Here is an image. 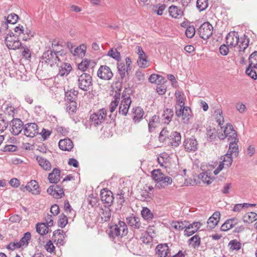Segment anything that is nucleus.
Listing matches in <instances>:
<instances>
[{"mask_svg": "<svg viewBox=\"0 0 257 257\" xmlns=\"http://www.w3.org/2000/svg\"><path fill=\"white\" fill-rule=\"evenodd\" d=\"M249 42V38L246 35L244 34L243 35V38H242L241 37L239 40V43L238 44L239 46V51H244V50L248 47Z\"/></svg>", "mask_w": 257, "mask_h": 257, "instance_id": "nucleus-28", "label": "nucleus"}, {"mask_svg": "<svg viewBox=\"0 0 257 257\" xmlns=\"http://www.w3.org/2000/svg\"><path fill=\"white\" fill-rule=\"evenodd\" d=\"M25 188L34 195H38L41 192L40 186L35 180H31L28 182Z\"/></svg>", "mask_w": 257, "mask_h": 257, "instance_id": "nucleus-16", "label": "nucleus"}, {"mask_svg": "<svg viewBox=\"0 0 257 257\" xmlns=\"http://www.w3.org/2000/svg\"><path fill=\"white\" fill-rule=\"evenodd\" d=\"M72 67L69 63H63L59 67L58 74L61 76L67 75L71 71Z\"/></svg>", "mask_w": 257, "mask_h": 257, "instance_id": "nucleus-24", "label": "nucleus"}, {"mask_svg": "<svg viewBox=\"0 0 257 257\" xmlns=\"http://www.w3.org/2000/svg\"><path fill=\"white\" fill-rule=\"evenodd\" d=\"M165 142L173 148L178 147L181 143V135L180 133L172 132L167 136Z\"/></svg>", "mask_w": 257, "mask_h": 257, "instance_id": "nucleus-8", "label": "nucleus"}, {"mask_svg": "<svg viewBox=\"0 0 257 257\" xmlns=\"http://www.w3.org/2000/svg\"><path fill=\"white\" fill-rule=\"evenodd\" d=\"M9 125V121L7 120L5 117L0 114V131L4 132L7 128Z\"/></svg>", "mask_w": 257, "mask_h": 257, "instance_id": "nucleus-49", "label": "nucleus"}, {"mask_svg": "<svg viewBox=\"0 0 257 257\" xmlns=\"http://www.w3.org/2000/svg\"><path fill=\"white\" fill-rule=\"evenodd\" d=\"M24 133L29 138H34L39 134L38 126L36 123H27L24 125Z\"/></svg>", "mask_w": 257, "mask_h": 257, "instance_id": "nucleus-9", "label": "nucleus"}, {"mask_svg": "<svg viewBox=\"0 0 257 257\" xmlns=\"http://www.w3.org/2000/svg\"><path fill=\"white\" fill-rule=\"evenodd\" d=\"M111 213L109 208L103 210L101 218L104 221H108L111 217Z\"/></svg>", "mask_w": 257, "mask_h": 257, "instance_id": "nucleus-52", "label": "nucleus"}, {"mask_svg": "<svg viewBox=\"0 0 257 257\" xmlns=\"http://www.w3.org/2000/svg\"><path fill=\"white\" fill-rule=\"evenodd\" d=\"M243 219L245 222H252L257 219V214L253 212H248L243 216Z\"/></svg>", "mask_w": 257, "mask_h": 257, "instance_id": "nucleus-36", "label": "nucleus"}, {"mask_svg": "<svg viewBox=\"0 0 257 257\" xmlns=\"http://www.w3.org/2000/svg\"><path fill=\"white\" fill-rule=\"evenodd\" d=\"M137 63L140 67L145 68L149 66V61L147 60V55L144 57H139Z\"/></svg>", "mask_w": 257, "mask_h": 257, "instance_id": "nucleus-38", "label": "nucleus"}, {"mask_svg": "<svg viewBox=\"0 0 257 257\" xmlns=\"http://www.w3.org/2000/svg\"><path fill=\"white\" fill-rule=\"evenodd\" d=\"M166 8V6L165 5H162L159 7L157 6H154L153 11L155 13L159 16H161L163 14V12Z\"/></svg>", "mask_w": 257, "mask_h": 257, "instance_id": "nucleus-61", "label": "nucleus"}, {"mask_svg": "<svg viewBox=\"0 0 257 257\" xmlns=\"http://www.w3.org/2000/svg\"><path fill=\"white\" fill-rule=\"evenodd\" d=\"M117 68L118 73L120 75L122 83V80L125 77V73H128V71H126V67L124 63H117Z\"/></svg>", "mask_w": 257, "mask_h": 257, "instance_id": "nucleus-35", "label": "nucleus"}, {"mask_svg": "<svg viewBox=\"0 0 257 257\" xmlns=\"http://www.w3.org/2000/svg\"><path fill=\"white\" fill-rule=\"evenodd\" d=\"M126 222L129 226L133 229H141L142 227L140 221V218L131 214L126 218Z\"/></svg>", "mask_w": 257, "mask_h": 257, "instance_id": "nucleus-14", "label": "nucleus"}, {"mask_svg": "<svg viewBox=\"0 0 257 257\" xmlns=\"http://www.w3.org/2000/svg\"><path fill=\"white\" fill-rule=\"evenodd\" d=\"M172 183V178L169 176H166L165 174H164V176L162 177V179H161L160 181L157 185V187L159 188H165L169 185H171Z\"/></svg>", "mask_w": 257, "mask_h": 257, "instance_id": "nucleus-33", "label": "nucleus"}, {"mask_svg": "<svg viewBox=\"0 0 257 257\" xmlns=\"http://www.w3.org/2000/svg\"><path fill=\"white\" fill-rule=\"evenodd\" d=\"M237 223L238 220L235 217L228 219L221 225L220 230L223 231H227L233 227Z\"/></svg>", "mask_w": 257, "mask_h": 257, "instance_id": "nucleus-20", "label": "nucleus"}, {"mask_svg": "<svg viewBox=\"0 0 257 257\" xmlns=\"http://www.w3.org/2000/svg\"><path fill=\"white\" fill-rule=\"evenodd\" d=\"M77 82L78 88L84 91H89L92 88V79L89 74L82 73L78 76Z\"/></svg>", "mask_w": 257, "mask_h": 257, "instance_id": "nucleus-3", "label": "nucleus"}, {"mask_svg": "<svg viewBox=\"0 0 257 257\" xmlns=\"http://www.w3.org/2000/svg\"><path fill=\"white\" fill-rule=\"evenodd\" d=\"M85 46L84 45H80L79 47L76 48L74 51V55H77L82 56L85 55Z\"/></svg>", "mask_w": 257, "mask_h": 257, "instance_id": "nucleus-53", "label": "nucleus"}, {"mask_svg": "<svg viewBox=\"0 0 257 257\" xmlns=\"http://www.w3.org/2000/svg\"><path fill=\"white\" fill-rule=\"evenodd\" d=\"M208 0H197L196 7L200 12H201L208 7Z\"/></svg>", "mask_w": 257, "mask_h": 257, "instance_id": "nucleus-44", "label": "nucleus"}, {"mask_svg": "<svg viewBox=\"0 0 257 257\" xmlns=\"http://www.w3.org/2000/svg\"><path fill=\"white\" fill-rule=\"evenodd\" d=\"M229 245L230 246L231 249L235 250H239L241 246V243L236 240H231L229 243Z\"/></svg>", "mask_w": 257, "mask_h": 257, "instance_id": "nucleus-57", "label": "nucleus"}, {"mask_svg": "<svg viewBox=\"0 0 257 257\" xmlns=\"http://www.w3.org/2000/svg\"><path fill=\"white\" fill-rule=\"evenodd\" d=\"M100 196L102 201L106 206H110L111 205L114 199L111 191L106 188L103 189L100 192Z\"/></svg>", "mask_w": 257, "mask_h": 257, "instance_id": "nucleus-13", "label": "nucleus"}, {"mask_svg": "<svg viewBox=\"0 0 257 257\" xmlns=\"http://www.w3.org/2000/svg\"><path fill=\"white\" fill-rule=\"evenodd\" d=\"M66 110L69 114L76 112L77 109V103L75 101H66Z\"/></svg>", "mask_w": 257, "mask_h": 257, "instance_id": "nucleus-27", "label": "nucleus"}, {"mask_svg": "<svg viewBox=\"0 0 257 257\" xmlns=\"http://www.w3.org/2000/svg\"><path fill=\"white\" fill-rule=\"evenodd\" d=\"M128 233V229L126 223L119 221L117 224L110 226L109 235L110 237H122Z\"/></svg>", "mask_w": 257, "mask_h": 257, "instance_id": "nucleus-2", "label": "nucleus"}, {"mask_svg": "<svg viewBox=\"0 0 257 257\" xmlns=\"http://www.w3.org/2000/svg\"><path fill=\"white\" fill-rule=\"evenodd\" d=\"M141 215L143 218L147 221L151 220L154 217L153 213L147 207L143 208L141 211Z\"/></svg>", "mask_w": 257, "mask_h": 257, "instance_id": "nucleus-31", "label": "nucleus"}, {"mask_svg": "<svg viewBox=\"0 0 257 257\" xmlns=\"http://www.w3.org/2000/svg\"><path fill=\"white\" fill-rule=\"evenodd\" d=\"M47 193L56 198H61L64 196L63 188L59 185H52L47 190Z\"/></svg>", "mask_w": 257, "mask_h": 257, "instance_id": "nucleus-12", "label": "nucleus"}, {"mask_svg": "<svg viewBox=\"0 0 257 257\" xmlns=\"http://www.w3.org/2000/svg\"><path fill=\"white\" fill-rule=\"evenodd\" d=\"M191 109L189 107L186 106V108L184 110V113L181 116L182 117V120L184 123L186 124L189 123V119L191 117Z\"/></svg>", "mask_w": 257, "mask_h": 257, "instance_id": "nucleus-41", "label": "nucleus"}, {"mask_svg": "<svg viewBox=\"0 0 257 257\" xmlns=\"http://www.w3.org/2000/svg\"><path fill=\"white\" fill-rule=\"evenodd\" d=\"M164 176V174L161 172L159 169L154 170L152 172V177L155 181L157 182L158 185V183L160 181L161 179H162V177Z\"/></svg>", "mask_w": 257, "mask_h": 257, "instance_id": "nucleus-37", "label": "nucleus"}, {"mask_svg": "<svg viewBox=\"0 0 257 257\" xmlns=\"http://www.w3.org/2000/svg\"><path fill=\"white\" fill-rule=\"evenodd\" d=\"M132 113L133 114V120L136 123L140 122L144 114V110L141 107L133 108Z\"/></svg>", "mask_w": 257, "mask_h": 257, "instance_id": "nucleus-22", "label": "nucleus"}, {"mask_svg": "<svg viewBox=\"0 0 257 257\" xmlns=\"http://www.w3.org/2000/svg\"><path fill=\"white\" fill-rule=\"evenodd\" d=\"M106 117V111L104 109H101L97 112L92 114L89 118L90 125L97 126L100 125Z\"/></svg>", "mask_w": 257, "mask_h": 257, "instance_id": "nucleus-5", "label": "nucleus"}, {"mask_svg": "<svg viewBox=\"0 0 257 257\" xmlns=\"http://www.w3.org/2000/svg\"><path fill=\"white\" fill-rule=\"evenodd\" d=\"M4 20L7 21L8 23L11 24H16L18 20L19 17L15 13H12L8 15L7 17H4Z\"/></svg>", "mask_w": 257, "mask_h": 257, "instance_id": "nucleus-43", "label": "nucleus"}, {"mask_svg": "<svg viewBox=\"0 0 257 257\" xmlns=\"http://www.w3.org/2000/svg\"><path fill=\"white\" fill-rule=\"evenodd\" d=\"M239 40V36L237 32L230 33L226 37L227 44L233 47L238 44Z\"/></svg>", "mask_w": 257, "mask_h": 257, "instance_id": "nucleus-15", "label": "nucleus"}, {"mask_svg": "<svg viewBox=\"0 0 257 257\" xmlns=\"http://www.w3.org/2000/svg\"><path fill=\"white\" fill-rule=\"evenodd\" d=\"M213 27L208 22L203 23L198 28V33L200 38L204 40L209 38L212 35Z\"/></svg>", "mask_w": 257, "mask_h": 257, "instance_id": "nucleus-6", "label": "nucleus"}, {"mask_svg": "<svg viewBox=\"0 0 257 257\" xmlns=\"http://www.w3.org/2000/svg\"><path fill=\"white\" fill-rule=\"evenodd\" d=\"M97 76L101 79L109 80L113 77V73L108 66L101 65L97 71Z\"/></svg>", "mask_w": 257, "mask_h": 257, "instance_id": "nucleus-10", "label": "nucleus"}, {"mask_svg": "<svg viewBox=\"0 0 257 257\" xmlns=\"http://www.w3.org/2000/svg\"><path fill=\"white\" fill-rule=\"evenodd\" d=\"M195 29L193 26H189L187 27L185 34L187 37L192 38L195 34Z\"/></svg>", "mask_w": 257, "mask_h": 257, "instance_id": "nucleus-56", "label": "nucleus"}, {"mask_svg": "<svg viewBox=\"0 0 257 257\" xmlns=\"http://www.w3.org/2000/svg\"><path fill=\"white\" fill-rule=\"evenodd\" d=\"M45 249L50 253L54 252L55 250V247L53 245L51 240H49L45 245Z\"/></svg>", "mask_w": 257, "mask_h": 257, "instance_id": "nucleus-63", "label": "nucleus"}, {"mask_svg": "<svg viewBox=\"0 0 257 257\" xmlns=\"http://www.w3.org/2000/svg\"><path fill=\"white\" fill-rule=\"evenodd\" d=\"M94 64L95 63L93 60L85 59H83L81 62L78 64V67L80 70L84 72L89 66L93 67Z\"/></svg>", "mask_w": 257, "mask_h": 257, "instance_id": "nucleus-25", "label": "nucleus"}, {"mask_svg": "<svg viewBox=\"0 0 257 257\" xmlns=\"http://www.w3.org/2000/svg\"><path fill=\"white\" fill-rule=\"evenodd\" d=\"M160 123L159 116L156 115H154L149 120L148 124L149 132H152L153 129L157 127V125Z\"/></svg>", "mask_w": 257, "mask_h": 257, "instance_id": "nucleus-32", "label": "nucleus"}, {"mask_svg": "<svg viewBox=\"0 0 257 257\" xmlns=\"http://www.w3.org/2000/svg\"><path fill=\"white\" fill-rule=\"evenodd\" d=\"M22 43L21 42L18 40V38H17L16 40H15L14 41H13V43L10 42L9 44H7V47L9 49L12 50H16L21 46Z\"/></svg>", "mask_w": 257, "mask_h": 257, "instance_id": "nucleus-47", "label": "nucleus"}, {"mask_svg": "<svg viewBox=\"0 0 257 257\" xmlns=\"http://www.w3.org/2000/svg\"><path fill=\"white\" fill-rule=\"evenodd\" d=\"M238 141H230L229 145V149L227 153L232 155L233 153H237L238 152V148L237 146V142Z\"/></svg>", "mask_w": 257, "mask_h": 257, "instance_id": "nucleus-39", "label": "nucleus"}, {"mask_svg": "<svg viewBox=\"0 0 257 257\" xmlns=\"http://www.w3.org/2000/svg\"><path fill=\"white\" fill-rule=\"evenodd\" d=\"M73 147V142L69 138L61 140L59 142V147L63 151H71Z\"/></svg>", "mask_w": 257, "mask_h": 257, "instance_id": "nucleus-17", "label": "nucleus"}, {"mask_svg": "<svg viewBox=\"0 0 257 257\" xmlns=\"http://www.w3.org/2000/svg\"><path fill=\"white\" fill-rule=\"evenodd\" d=\"M198 178L207 184H210L212 182L207 172L200 173L198 175Z\"/></svg>", "mask_w": 257, "mask_h": 257, "instance_id": "nucleus-51", "label": "nucleus"}, {"mask_svg": "<svg viewBox=\"0 0 257 257\" xmlns=\"http://www.w3.org/2000/svg\"><path fill=\"white\" fill-rule=\"evenodd\" d=\"M156 254L158 257H169V247L167 244H160L158 245L155 249Z\"/></svg>", "mask_w": 257, "mask_h": 257, "instance_id": "nucleus-18", "label": "nucleus"}, {"mask_svg": "<svg viewBox=\"0 0 257 257\" xmlns=\"http://www.w3.org/2000/svg\"><path fill=\"white\" fill-rule=\"evenodd\" d=\"M168 131L165 128H164L160 133L159 134V141L162 142H165L167 139V136H169Z\"/></svg>", "mask_w": 257, "mask_h": 257, "instance_id": "nucleus-60", "label": "nucleus"}, {"mask_svg": "<svg viewBox=\"0 0 257 257\" xmlns=\"http://www.w3.org/2000/svg\"><path fill=\"white\" fill-rule=\"evenodd\" d=\"M183 146L187 152H194L198 148V143L195 137L186 138L183 143Z\"/></svg>", "mask_w": 257, "mask_h": 257, "instance_id": "nucleus-7", "label": "nucleus"}, {"mask_svg": "<svg viewBox=\"0 0 257 257\" xmlns=\"http://www.w3.org/2000/svg\"><path fill=\"white\" fill-rule=\"evenodd\" d=\"M232 135L231 133H228V134L225 135V137L228 139V141H238V139L237 138V135L236 132L234 130L231 132Z\"/></svg>", "mask_w": 257, "mask_h": 257, "instance_id": "nucleus-59", "label": "nucleus"}, {"mask_svg": "<svg viewBox=\"0 0 257 257\" xmlns=\"http://www.w3.org/2000/svg\"><path fill=\"white\" fill-rule=\"evenodd\" d=\"M11 126V133L17 136L20 134L22 130H24V125L23 122L19 118L13 119L10 123Z\"/></svg>", "mask_w": 257, "mask_h": 257, "instance_id": "nucleus-11", "label": "nucleus"}, {"mask_svg": "<svg viewBox=\"0 0 257 257\" xmlns=\"http://www.w3.org/2000/svg\"><path fill=\"white\" fill-rule=\"evenodd\" d=\"M67 223V217L64 213L61 214L59 216V218L58 220V225L61 228H64Z\"/></svg>", "mask_w": 257, "mask_h": 257, "instance_id": "nucleus-45", "label": "nucleus"}, {"mask_svg": "<svg viewBox=\"0 0 257 257\" xmlns=\"http://www.w3.org/2000/svg\"><path fill=\"white\" fill-rule=\"evenodd\" d=\"M107 55L115 59L118 62L121 59L120 54L116 49L114 50L113 48L110 49L108 52Z\"/></svg>", "mask_w": 257, "mask_h": 257, "instance_id": "nucleus-42", "label": "nucleus"}, {"mask_svg": "<svg viewBox=\"0 0 257 257\" xmlns=\"http://www.w3.org/2000/svg\"><path fill=\"white\" fill-rule=\"evenodd\" d=\"M170 15L174 18L179 19L183 15V11L175 6H171L169 8Z\"/></svg>", "mask_w": 257, "mask_h": 257, "instance_id": "nucleus-21", "label": "nucleus"}, {"mask_svg": "<svg viewBox=\"0 0 257 257\" xmlns=\"http://www.w3.org/2000/svg\"><path fill=\"white\" fill-rule=\"evenodd\" d=\"M201 238L199 235L196 234L191 237L188 241V244L193 248H196L200 246Z\"/></svg>", "mask_w": 257, "mask_h": 257, "instance_id": "nucleus-30", "label": "nucleus"}, {"mask_svg": "<svg viewBox=\"0 0 257 257\" xmlns=\"http://www.w3.org/2000/svg\"><path fill=\"white\" fill-rule=\"evenodd\" d=\"M49 227L45 223H38L36 227V231L40 235L47 234L49 231Z\"/></svg>", "mask_w": 257, "mask_h": 257, "instance_id": "nucleus-26", "label": "nucleus"}, {"mask_svg": "<svg viewBox=\"0 0 257 257\" xmlns=\"http://www.w3.org/2000/svg\"><path fill=\"white\" fill-rule=\"evenodd\" d=\"M63 52L61 51H57V50H53L49 49L46 50L42 56V62L49 64L51 67L55 64H58V63L61 61L59 56H62Z\"/></svg>", "mask_w": 257, "mask_h": 257, "instance_id": "nucleus-1", "label": "nucleus"}, {"mask_svg": "<svg viewBox=\"0 0 257 257\" xmlns=\"http://www.w3.org/2000/svg\"><path fill=\"white\" fill-rule=\"evenodd\" d=\"M31 238V234L30 232L28 231L25 233L23 237L19 241V243L21 244V247H27Z\"/></svg>", "mask_w": 257, "mask_h": 257, "instance_id": "nucleus-34", "label": "nucleus"}, {"mask_svg": "<svg viewBox=\"0 0 257 257\" xmlns=\"http://www.w3.org/2000/svg\"><path fill=\"white\" fill-rule=\"evenodd\" d=\"M252 68V66H249V65H248V67L245 70V73L253 80H255L257 78V74L255 71L253 70Z\"/></svg>", "mask_w": 257, "mask_h": 257, "instance_id": "nucleus-54", "label": "nucleus"}, {"mask_svg": "<svg viewBox=\"0 0 257 257\" xmlns=\"http://www.w3.org/2000/svg\"><path fill=\"white\" fill-rule=\"evenodd\" d=\"M202 225V223L200 222H193L192 223L186 226V229H193V230H196L198 231Z\"/></svg>", "mask_w": 257, "mask_h": 257, "instance_id": "nucleus-64", "label": "nucleus"}, {"mask_svg": "<svg viewBox=\"0 0 257 257\" xmlns=\"http://www.w3.org/2000/svg\"><path fill=\"white\" fill-rule=\"evenodd\" d=\"M249 66H252L253 68H257V51L253 52L249 56Z\"/></svg>", "mask_w": 257, "mask_h": 257, "instance_id": "nucleus-40", "label": "nucleus"}, {"mask_svg": "<svg viewBox=\"0 0 257 257\" xmlns=\"http://www.w3.org/2000/svg\"><path fill=\"white\" fill-rule=\"evenodd\" d=\"M175 95L176 96V104L179 105V106H184L185 102L183 97L182 95L181 92L178 91L175 93Z\"/></svg>", "mask_w": 257, "mask_h": 257, "instance_id": "nucleus-50", "label": "nucleus"}, {"mask_svg": "<svg viewBox=\"0 0 257 257\" xmlns=\"http://www.w3.org/2000/svg\"><path fill=\"white\" fill-rule=\"evenodd\" d=\"M215 119L219 126H221L224 122V117L222 115V112L220 109H217L215 111Z\"/></svg>", "mask_w": 257, "mask_h": 257, "instance_id": "nucleus-48", "label": "nucleus"}, {"mask_svg": "<svg viewBox=\"0 0 257 257\" xmlns=\"http://www.w3.org/2000/svg\"><path fill=\"white\" fill-rule=\"evenodd\" d=\"M36 160L39 163V165L45 170L49 171L51 169V163L46 159L41 157L37 156Z\"/></svg>", "mask_w": 257, "mask_h": 257, "instance_id": "nucleus-23", "label": "nucleus"}, {"mask_svg": "<svg viewBox=\"0 0 257 257\" xmlns=\"http://www.w3.org/2000/svg\"><path fill=\"white\" fill-rule=\"evenodd\" d=\"M66 101H76L77 98L78 91L74 89H71L65 93Z\"/></svg>", "mask_w": 257, "mask_h": 257, "instance_id": "nucleus-29", "label": "nucleus"}, {"mask_svg": "<svg viewBox=\"0 0 257 257\" xmlns=\"http://www.w3.org/2000/svg\"><path fill=\"white\" fill-rule=\"evenodd\" d=\"M221 159H222V162L228 167L232 164L233 159L230 154L226 153L224 156H222Z\"/></svg>", "mask_w": 257, "mask_h": 257, "instance_id": "nucleus-46", "label": "nucleus"}, {"mask_svg": "<svg viewBox=\"0 0 257 257\" xmlns=\"http://www.w3.org/2000/svg\"><path fill=\"white\" fill-rule=\"evenodd\" d=\"M152 199V194L147 190L141 192V200L144 201H149Z\"/></svg>", "mask_w": 257, "mask_h": 257, "instance_id": "nucleus-55", "label": "nucleus"}, {"mask_svg": "<svg viewBox=\"0 0 257 257\" xmlns=\"http://www.w3.org/2000/svg\"><path fill=\"white\" fill-rule=\"evenodd\" d=\"M48 179L51 183H57L60 180V169L57 168L53 169L52 172L49 174Z\"/></svg>", "mask_w": 257, "mask_h": 257, "instance_id": "nucleus-19", "label": "nucleus"}, {"mask_svg": "<svg viewBox=\"0 0 257 257\" xmlns=\"http://www.w3.org/2000/svg\"><path fill=\"white\" fill-rule=\"evenodd\" d=\"M171 225L173 228L178 230H183L186 227L182 221H173Z\"/></svg>", "mask_w": 257, "mask_h": 257, "instance_id": "nucleus-58", "label": "nucleus"}, {"mask_svg": "<svg viewBox=\"0 0 257 257\" xmlns=\"http://www.w3.org/2000/svg\"><path fill=\"white\" fill-rule=\"evenodd\" d=\"M218 222L217 220H215V219L213 218L209 217L207 221V227L208 229H212L215 227V226L217 225Z\"/></svg>", "mask_w": 257, "mask_h": 257, "instance_id": "nucleus-62", "label": "nucleus"}, {"mask_svg": "<svg viewBox=\"0 0 257 257\" xmlns=\"http://www.w3.org/2000/svg\"><path fill=\"white\" fill-rule=\"evenodd\" d=\"M127 89V88H125L122 93L121 97V100L118 109L119 114L123 116H125L127 114L130 105L132 103V99L129 94H126L125 93V91Z\"/></svg>", "mask_w": 257, "mask_h": 257, "instance_id": "nucleus-4", "label": "nucleus"}]
</instances>
